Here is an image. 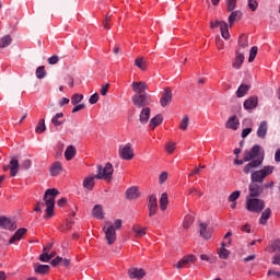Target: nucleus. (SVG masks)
<instances>
[{
  "label": "nucleus",
  "mask_w": 280,
  "mask_h": 280,
  "mask_svg": "<svg viewBox=\"0 0 280 280\" xmlns=\"http://www.w3.org/2000/svg\"><path fill=\"white\" fill-rule=\"evenodd\" d=\"M264 151L259 144L244 151V161L247 163L243 168L244 174H253L257 167H260L264 163Z\"/></svg>",
  "instance_id": "1"
},
{
  "label": "nucleus",
  "mask_w": 280,
  "mask_h": 280,
  "mask_svg": "<svg viewBox=\"0 0 280 280\" xmlns=\"http://www.w3.org/2000/svg\"><path fill=\"white\" fill-rule=\"evenodd\" d=\"M97 172L98 173L96 175H91L84 178L83 187L84 189H88V191H93V187H95V178L110 183V180H113V172H115V170L113 168V164L106 163L104 167H102V165L97 166Z\"/></svg>",
  "instance_id": "2"
},
{
  "label": "nucleus",
  "mask_w": 280,
  "mask_h": 280,
  "mask_svg": "<svg viewBox=\"0 0 280 280\" xmlns=\"http://www.w3.org/2000/svg\"><path fill=\"white\" fill-rule=\"evenodd\" d=\"M60 191L56 188H49L45 191L44 195V202L46 205V220H49V218H54V209L56 207V196H58Z\"/></svg>",
  "instance_id": "3"
},
{
  "label": "nucleus",
  "mask_w": 280,
  "mask_h": 280,
  "mask_svg": "<svg viewBox=\"0 0 280 280\" xmlns=\"http://www.w3.org/2000/svg\"><path fill=\"white\" fill-rule=\"evenodd\" d=\"M275 172V166H264V168L259 171H255L252 173L250 178L252 183H264L265 178L270 176Z\"/></svg>",
  "instance_id": "4"
},
{
  "label": "nucleus",
  "mask_w": 280,
  "mask_h": 280,
  "mask_svg": "<svg viewBox=\"0 0 280 280\" xmlns=\"http://www.w3.org/2000/svg\"><path fill=\"white\" fill-rule=\"evenodd\" d=\"M266 203L261 199L253 198L246 200V209L252 211V213H261Z\"/></svg>",
  "instance_id": "5"
},
{
  "label": "nucleus",
  "mask_w": 280,
  "mask_h": 280,
  "mask_svg": "<svg viewBox=\"0 0 280 280\" xmlns=\"http://www.w3.org/2000/svg\"><path fill=\"white\" fill-rule=\"evenodd\" d=\"M131 102L137 108H143L150 106V95L148 94H135L131 97Z\"/></svg>",
  "instance_id": "6"
},
{
  "label": "nucleus",
  "mask_w": 280,
  "mask_h": 280,
  "mask_svg": "<svg viewBox=\"0 0 280 280\" xmlns=\"http://www.w3.org/2000/svg\"><path fill=\"white\" fill-rule=\"evenodd\" d=\"M119 156L124 161H132L135 159V151L132 150V144L127 143L126 145L119 147Z\"/></svg>",
  "instance_id": "7"
},
{
  "label": "nucleus",
  "mask_w": 280,
  "mask_h": 280,
  "mask_svg": "<svg viewBox=\"0 0 280 280\" xmlns=\"http://www.w3.org/2000/svg\"><path fill=\"white\" fill-rule=\"evenodd\" d=\"M103 231L105 233V240L109 246H113L115 242H117V232L115 231V226H104Z\"/></svg>",
  "instance_id": "8"
},
{
  "label": "nucleus",
  "mask_w": 280,
  "mask_h": 280,
  "mask_svg": "<svg viewBox=\"0 0 280 280\" xmlns=\"http://www.w3.org/2000/svg\"><path fill=\"white\" fill-rule=\"evenodd\" d=\"M191 264H196V257L191 254L184 256L177 264H175V268L180 270L183 268H189Z\"/></svg>",
  "instance_id": "9"
},
{
  "label": "nucleus",
  "mask_w": 280,
  "mask_h": 280,
  "mask_svg": "<svg viewBox=\"0 0 280 280\" xmlns=\"http://www.w3.org/2000/svg\"><path fill=\"white\" fill-rule=\"evenodd\" d=\"M0 226L5 231H16V222L5 215H0Z\"/></svg>",
  "instance_id": "10"
},
{
  "label": "nucleus",
  "mask_w": 280,
  "mask_h": 280,
  "mask_svg": "<svg viewBox=\"0 0 280 280\" xmlns=\"http://www.w3.org/2000/svg\"><path fill=\"white\" fill-rule=\"evenodd\" d=\"M148 209H149L150 218L156 215V213L159 211V203L156 201V195L149 196Z\"/></svg>",
  "instance_id": "11"
},
{
  "label": "nucleus",
  "mask_w": 280,
  "mask_h": 280,
  "mask_svg": "<svg viewBox=\"0 0 280 280\" xmlns=\"http://www.w3.org/2000/svg\"><path fill=\"white\" fill-rule=\"evenodd\" d=\"M215 27H220L221 36L224 40H229L231 38V33H229V24L224 21H215Z\"/></svg>",
  "instance_id": "12"
},
{
  "label": "nucleus",
  "mask_w": 280,
  "mask_h": 280,
  "mask_svg": "<svg viewBox=\"0 0 280 280\" xmlns=\"http://www.w3.org/2000/svg\"><path fill=\"white\" fill-rule=\"evenodd\" d=\"M128 277L131 279L141 280L145 277V269L131 267L128 269Z\"/></svg>",
  "instance_id": "13"
},
{
  "label": "nucleus",
  "mask_w": 280,
  "mask_h": 280,
  "mask_svg": "<svg viewBox=\"0 0 280 280\" xmlns=\"http://www.w3.org/2000/svg\"><path fill=\"white\" fill-rule=\"evenodd\" d=\"M160 104L163 108H165V106H168V104H172V89L166 88L163 91Z\"/></svg>",
  "instance_id": "14"
},
{
  "label": "nucleus",
  "mask_w": 280,
  "mask_h": 280,
  "mask_svg": "<svg viewBox=\"0 0 280 280\" xmlns=\"http://www.w3.org/2000/svg\"><path fill=\"white\" fill-rule=\"evenodd\" d=\"M131 88L133 93H137V95H143L145 91H148V84L143 81L140 82H132Z\"/></svg>",
  "instance_id": "15"
},
{
  "label": "nucleus",
  "mask_w": 280,
  "mask_h": 280,
  "mask_svg": "<svg viewBox=\"0 0 280 280\" xmlns=\"http://www.w3.org/2000/svg\"><path fill=\"white\" fill-rule=\"evenodd\" d=\"M264 194V187L259 186L258 184H249V197L250 198H259Z\"/></svg>",
  "instance_id": "16"
},
{
  "label": "nucleus",
  "mask_w": 280,
  "mask_h": 280,
  "mask_svg": "<svg viewBox=\"0 0 280 280\" xmlns=\"http://www.w3.org/2000/svg\"><path fill=\"white\" fill-rule=\"evenodd\" d=\"M10 174L12 177L16 176L19 174V168L21 167V164L19 163V158L12 156L10 162Z\"/></svg>",
  "instance_id": "17"
},
{
  "label": "nucleus",
  "mask_w": 280,
  "mask_h": 280,
  "mask_svg": "<svg viewBox=\"0 0 280 280\" xmlns=\"http://www.w3.org/2000/svg\"><path fill=\"white\" fill-rule=\"evenodd\" d=\"M259 100L257 96H250L247 100L244 101L243 106L245 110H253L256 106H258Z\"/></svg>",
  "instance_id": "18"
},
{
  "label": "nucleus",
  "mask_w": 280,
  "mask_h": 280,
  "mask_svg": "<svg viewBox=\"0 0 280 280\" xmlns=\"http://www.w3.org/2000/svg\"><path fill=\"white\" fill-rule=\"evenodd\" d=\"M236 56L234 58V61L232 62L233 69H236L237 71L242 69V65H244V52H241L240 50L235 51Z\"/></svg>",
  "instance_id": "19"
},
{
  "label": "nucleus",
  "mask_w": 280,
  "mask_h": 280,
  "mask_svg": "<svg viewBox=\"0 0 280 280\" xmlns=\"http://www.w3.org/2000/svg\"><path fill=\"white\" fill-rule=\"evenodd\" d=\"M225 128L230 130H237L240 128V119H237V116L230 117L225 122Z\"/></svg>",
  "instance_id": "20"
},
{
  "label": "nucleus",
  "mask_w": 280,
  "mask_h": 280,
  "mask_svg": "<svg viewBox=\"0 0 280 280\" xmlns=\"http://www.w3.org/2000/svg\"><path fill=\"white\" fill-rule=\"evenodd\" d=\"M266 135H268V122L264 120L259 124L257 129V137L259 139H266Z\"/></svg>",
  "instance_id": "21"
},
{
  "label": "nucleus",
  "mask_w": 280,
  "mask_h": 280,
  "mask_svg": "<svg viewBox=\"0 0 280 280\" xmlns=\"http://www.w3.org/2000/svg\"><path fill=\"white\" fill-rule=\"evenodd\" d=\"M27 233V229L21 228L19 229L14 235L10 238L9 244H14V242H20V240H23V235Z\"/></svg>",
  "instance_id": "22"
},
{
  "label": "nucleus",
  "mask_w": 280,
  "mask_h": 280,
  "mask_svg": "<svg viewBox=\"0 0 280 280\" xmlns=\"http://www.w3.org/2000/svg\"><path fill=\"white\" fill-rule=\"evenodd\" d=\"M231 12L232 13L228 18V21L230 23V27H233V24L235 23V21H241L242 16H244V14L240 10L231 11Z\"/></svg>",
  "instance_id": "23"
},
{
  "label": "nucleus",
  "mask_w": 280,
  "mask_h": 280,
  "mask_svg": "<svg viewBox=\"0 0 280 280\" xmlns=\"http://www.w3.org/2000/svg\"><path fill=\"white\" fill-rule=\"evenodd\" d=\"M126 198L128 200H137V198H139V188L137 186L128 188L126 191Z\"/></svg>",
  "instance_id": "24"
},
{
  "label": "nucleus",
  "mask_w": 280,
  "mask_h": 280,
  "mask_svg": "<svg viewBox=\"0 0 280 280\" xmlns=\"http://www.w3.org/2000/svg\"><path fill=\"white\" fill-rule=\"evenodd\" d=\"M150 113H151L150 107H144L141 110L140 118H139L140 124L144 125V124H148V121H150Z\"/></svg>",
  "instance_id": "25"
},
{
  "label": "nucleus",
  "mask_w": 280,
  "mask_h": 280,
  "mask_svg": "<svg viewBox=\"0 0 280 280\" xmlns=\"http://www.w3.org/2000/svg\"><path fill=\"white\" fill-rule=\"evenodd\" d=\"M249 91H250V85L243 83L238 86L236 91V97H245Z\"/></svg>",
  "instance_id": "26"
},
{
  "label": "nucleus",
  "mask_w": 280,
  "mask_h": 280,
  "mask_svg": "<svg viewBox=\"0 0 280 280\" xmlns=\"http://www.w3.org/2000/svg\"><path fill=\"white\" fill-rule=\"evenodd\" d=\"M135 67H138L140 71H145L148 69V61H145V58L138 57L133 61Z\"/></svg>",
  "instance_id": "27"
},
{
  "label": "nucleus",
  "mask_w": 280,
  "mask_h": 280,
  "mask_svg": "<svg viewBox=\"0 0 280 280\" xmlns=\"http://www.w3.org/2000/svg\"><path fill=\"white\" fill-rule=\"evenodd\" d=\"M92 215L96 218V220H104V210L102 209L101 205L94 206Z\"/></svg>",
  "instance_id": "28"
},
{
  "label": "nucleus",
  "mask_w": 280,
  "mask_h": 280,
  "mask_svg": "<svg viewBox=\"0 0 280 280\" xmlns=\"http://www.w3.org/2000/svg\"><path fill=\"white\" fill-rule=\"evenodd\" d=\"M200 235L203 240H211V230L207 229V223H200Z\"/></svg>",
  "instance_id": "29"
},
{
  "label": "nucleus",
  "mask_w": 280,
  "mask_h": 280,
  "mask_svg": "<svg viewBox=\"0 0 280 280\" xmlns=\"http://www.w3.org/2000/svg\"><path fill=\"white\" fill-rule=\"evenodd\" d=\"M161 124H163V115L158 114L150 120V128L154 130V128H156V126H161Z\"/></svg>",
  "instance_id": "30"
},
{
  "label": "nucleus",
  "mask_w": 280,
  "mask_h": 280,
  "mask_svg": "<svg viewBox=\"0 0 280 280\" xmlns=\"http://www.w3.org/2000/svg\"><path fill=\"white\" fill-rule=\"evenodd\" d=\"M270 215H272V211L270 208H267L262 213L259 219V224L266 225L268 220H270Z\"/></svg>",
  "instance_id": "31"
},
{
  "label": "nucleus",
  "mask_w": 280,
  "mask_h": 280,
  "mask_svg": "<svg viewBox=\"0 0 280 280\" xmlns=\"http://www.w3.org/2000/svg\"><path fill=\"white\" fill-rule=\"evenodd\" d=\"M77 150L75 147L69 145L65 151V158L67 161H71L75 156Z\"/></svg>",
  "instance_id": "32"
},
{
  "label": "nucleus",
  "mask_w": 280,
  "mask_h": 280,
  "mask_svg": "<svg viewBox=\"0 0 280 280\" xmlns=\"http://www.w3.org/2000/svg\"><path fill=\"white\" fill-rule=\"evenodd\" d=\"M167 205H170V199L167 198V192H163L160 198L161 211H165V209H167Z\"/></svg>",
  "instance_id": "33"
},
{
  "label": "nucleus",
  "mask_w": 280,
  "mask_h": 280,
  "mask_svg": "<svg viewBox=\"0 0 280 280\" xmlns=\"http://www.w3.org/2000/svg\"><path fill=\"white\" fill-rule=\"evenodd\" d=\"M62 117H65L63 113H57L55 117L51 118L52 126L55 127L62 126V124H65V120H60L62 119Z\"/></svg>",
  "instance_id": "34"
},
{
  "label": "nucleus",
  "mask_w": 280,
  "mask_h": 280,
  "mask_svg": "<svg viewBox=\"0 0 280 280\" xmlns=\"http://www.w3.org/2000/svg\"><path fill=\"white\" fill-rule=\"evenodd\" d=\"M34 270L36 275H48L50 267L49 265H37Z\"/></svg>",
  "instance_id": "35"
},
{
  "label": "nucleus",
  "mask_w": 280,
  "mask_h": 280,
  "mask_svg": "<svg viewBox=\"0 0 280 280\" xmlns=\"http://www.w3.org/2000/svg\"><path fill=\"white\" fill-rule=\"evenodd\" d=\"M62 172V164L60 162H55L50 167V174L52 176H58Z\"/></svg>",
  "instance_id": "36"
},
{
  "label": "nucleus",
  "mask_w": 280,
  "mask_h": 280,
  "mask_svg": "<svg viewBox=\"0 0 280 280\" xmlns=\"http://www.w3.org/2000/svg\"><path fill=\"white\" fill-rule=\"evenodd\" d=\"M248 47V37L246 35H241L238 38V51L240 49H246Z\"/></svg>",
  "instance_id": "37"
},
{
  "label": "nucleus",
  "mask_w": 280,
  "mask_h": 280,
  "mask_svg": "<svg viewBox=\"0 0 280 280\" xmlns=\"http://www.w3.org/2000/svg\"><path fill=\"white\" fill-rule=\"evenodd\" d=\"M45 130H47V126H45V118H42L35 127V132H37V135H42Z\"/></svg>",
  "instance_id": "38"
},
{
  "label": "nucleus",
  "mask_w": 280,
  "mask_h": 280,
  "mask_svg": "<svg viewBox=\"0 0 280 280\" xmlns=\"http://www.w3.org/2000/svg\"><path fill=\"white\" fill-rule=\"evenodd\" d=\"M11 44H12V36L7 35L2 37L0 40V49H4V47H8Z\"/></svg>",
  "instance_id": "39"
},
{
  "label": "nucleus",
  "mask_w": 280,
  "mask_h": 280,
  "mask_svg": "<svg viewBox=\"0 0 280 280\" xmlns=\"http://www.w3.org/2000/svg\"><path fill=\"white\" fill-rule=\"evenodd\" d=\"M35 73L38 80H43V78H46L47 71H45V66L38 67Z\"/></svg>",
  "instance_id": "40"
},
{
  "label": "nucleus",
  "mask_w": 280,
  "mask_h": 280,
  "mask_svg": "<svg viewBox=\"0 0 280 280\" xmlns=\"http://www.w3.org/2000/svg\"><path fill=\"white\" fill-rule=\"evenodd\" d=\"M226 10L233 12L237 8V0H225Z\"/></svg>",
  "instance_id": "41"
},
{
  "label": "nucleus",
  "mask_w": 280,
  "mask_h": 280,
  "mask_svg": "<svg viewBox=\"0 0 280 280\" xmlns=\"http://www.w3.org/2000/svg\"><path fill=\"white\" fill-rule=\"evenodd\" d=\"M189 128V116H183V119L179 124V130H187Z\"/></svg>",
  "instance_id": "42"
},
{
  "label": "nucleus",
  "mask_w": 280,
  "mask_h": 280,
  "mask_svg": "<svg viewBox=\"0 0 280 280\" xmlns=\"http://www.w3.org/2000/svg\"><path fill=\"white\" fill-rule=\"evenodd\" d=\"M84 100V95L82 94H73L71 97V104L72 106H77V104H80Z\"/></svg>",
  "instance_id": "43"
},
{
  "label": "nucleus",
  "mask_w": 280,
  "mask_h": 280,
  "mask_svg": "<svg viewBox=\"0 0 280 280\" xmlns=\"http://www.w3.org/2000/svg\"><path fill=\"white\" fill-rule=\"evenodd\" d=\"M191 224H194V217L190 214H187L184 219L183 226H184V229H189V226H191Z\"/></svg>",
  "instance_id": "44"
},
{
  "label": "nucleus",
  "mask_w": 280,
  "mask_h": 280,
  "mask_svg": "<svg viewBox=\"0 0 280 280\" xmlns=\"http://www.w3.org/2000/svg\"><path fill=\"white\" fill-rule=\"evenodd\" d=\"M132 231L138 237H143V235H145V228L140 229L139 225H133Z\"/></svg>",
  "instance_id": "45"
},
{
  "label": "nucleus",
  "mask_w": 280,
  "mask_h": 280,
  "mask_svg": "<svg viewBox=\"0 0 280 280\" xmlns=\"http://www.w3.org/2000/svg\"><path fill=\"white\" fill-rule=\"evenodd\" d=\"M259 50V48H257V46H253L249 50V58H248V62H253L255 60V58H257V51Z\"/></svg>",
  "instance_id": "46"
},
{
  "label": "nucleus",
  "mask_w": 280,
  "mask_h": 280,
  "mask_svg": "<svg viewBox=\"0 0 280 280\" xmlns=\"http://www.w3.org/2000/svg\"><path fill=\"white\" fill-rule=\"evenodd\" d=\"M240 196H242V191L235 190V191H233V192L229 196L228 200H229V202H236V200L240 198Z\"/></svg>",
  "instance_id": "47"
},
{
  "label": "nucleus",
  "mask_w": 280,
  "mask_h": 280,
  "mask_svg": "<svg viewBox=\"0 0 280 280\" xmlns=\"http://www.w3.org/2000/svg\"><path fill=\"white\" fill-rule=\"evenodd\" d=\"M229 255H231V252L226 248H221L219 250V257L220 259H229Z\"/></svg>",
  "instance_id": "48"
},
{
  "label": "nucleus",
  "mask_w": 280,
  "mask_h": 280,
  "mask_svg": "<svg viewBox=\"0 0 280 280\" xmlns=\"http://www.w3.org/2000/svg\"><path fill=\"white\" fill-rule=\"evenodd\" d=\"M259 7V3L256 0H248V8L252 10V12H255L257 8Z\"/></svg>",
  "instance_id": "49"
},
{
  "label": "nucleus",
  "mask_w": 280,
  "mask_h": 280,
  "mask_svg": "<svg viewBox=\"0 0 280 280\" xmlns=\"http://www.w3.org/2000/svg\"><path fill=\"white\" fill-rule=\"evenodd\" d=\"M39 261H43L44 264H47L50 260V257H49V253L47 252H44L40 256H39Z\"/></svg>",
  "instance_id": "50"
},
{
  "label": "nucleus",
  "mask_w": 280,
  "mask_h": 280,
  "mask_svg": "<svg viewBox=\"0 0 280 280\" xmlns=\"http://www.w3.org/2000/svg\"><path fill=\"white\" fill-rule=\"evenodd\" d=\"M165 148H166V152L168 154H172L176 150V143L168 142Z\"/></svg>",
  "instance_id": "51"
},
{
  "label": "nucleus",
  "mask_w": 280,
  "mask_h": 280,
  "mask_svg": "<svg viewBox=\"0 0 280 280\" xmlns=\"http://www.w3.org/2000/svg\"><path fill=\"white\" fill-rule=\"evenodd\" d=\"M20 167L22 170H30V167H32V161L31 160L22 161V163L20 164Z\"/></svg>",
  "instance_id": "52"
},
{
  "label": "nucleus",
  "mask_w": 280,
  "mask_h": 280,
  "mask_svg": "<svg viewBox=\"0 0 280 280\" xmlns=\"http://www.w3.org/2000/svg\"><path fill=\"white\" fill-rule=\"evenodd\" d=\"M90 104H97V102H100V94L98 93H94L90 96L89 98Z\"/></svg>",
  "instance_id": "53"
},
{
  "label": "nucleus",
  "mask_w": 280,
  "mask_h": 280,
  "mask_svg": "<svg viewBox=\"0 0 280 280\" xmlns=\"http://www.w3.org/2000/svg\"><path fill=\"white\" fill-rule=\"evenodd\" d=\"M108 89H110V83H105L101 88V95L106 96L108 94Z\"/></svg>",
  "instance_id": "54"
},
{
  "label": "nucleus",
  "mask_w": 280,
  "mask_h": 280,
  "mask_svg": "<svg viewBox=\"0 0 280 280\" xmlns=\"http://www.w3.org/2000/svg\"><path fill=\"white\" fill-rule=\"evenodd\" d=\"M46 205L45 202L38 201L34 208V211L40 213L43 209H45Z\"/></svg>",
  "instance_id": "55"
},
{
  "label": "nucleus",
  "mask_w": 280,
  "mask_h": 280,
  "mask_svg": "<svg viewBox=\"0 0 280 280\" xmlns=\"http://www.w3.org/2000/svg\"><path fill=\"white\" fill-rule=\"evenodd\" d=\"M277 250H280V240H277L271 245V253H277Z\"/></svg>",
  "instance_id": "56"
},
{
  "label": "nucleus",
  "mask_w": 280,
  "mask_h": 280,
  "mask_svg": "<svg viewBox=\"0 0 280 280\" xmlns=\"http://www.w3.org/2000/svg\"><path fill=\"white\" fill-rule=\"evenodd\" d=\"M215 45H217L218 49H224V42L222 40V38L220 36L215 37Z\"/></svg>",
  "instance_id": "57"
},
{
  "label": "nucleus",
  "mask_w": 280,
  "mask_h": 280,
  "mask_svg": "<svg viewBox=\"0 0 280 280\" xmlns=\"http://www.w3.org/2000/svg\"><path fill=\"white\" fill-rule=\"evenodd\" d=\"M85 104L84 103H82V104H77V105H74V107L72 108V113H80V110H84V108H85Z\"/></svg>",
  "instance_id": "58"
},
{
  "label": "nucleus",
  "mask_w": 280,
  "mask_h": 280,
  "mask_svg": "<svg viewBox=\"0 0 280 280\" xmlns=\"http://www.w3.org/2000/svg\"><path fill=\"white\" fill-rule=\"evenodd\" d=\"M61 261H62V257L57 256L56 258H54V259L50 261V265L52 266V268H56V266H58L59 264H61Z\"/></svg>",
  "instance_id": "59"
},
{
  "label": "nucleus",
  "mask_w": 280,
  "mask_h": 280,
  "mask_svg": "<svg viewBox=\"0 0 280 280\" xmlns=\"http://www.w3.org/2000/svg\"><path fill=\"white\" fill-rule=\"evenodd\" d=\"M59 60H60V58H58L57 55H52L51 57L48 58V63H50V65H58Z\"/></svg>",
  "instance_id": "60"
},
{
  "label": "nucleus",
  "mask_w": 280,
  "mask_h": 280,
  "mask_svg": "<svg viewBox=\"0 0 280 280\" xmlns=\"http://www.w3.org/2000/svg\"><path fill=\"white\" fill-rule=\"evenodd\" d=\"M114 229H115V231H119V229H121V226H122V221H121V219H116L115 221H114Z\"/></svg>",
  "instance_id": "61"
},
{
  "label": "nucleus",
  "mask_w": 280,
  "mask_h": 280,
  "mask_svg": "<svg viewBox=\"0 0 280 280\" xmlns=\"http://www.w3.org/2000/svg\"><path fill=\"white\" fill-rule=\"evenodd\" d=\"M159 180H160V185H163V183H165V180H167V172H162L159 177Z\"/></svg>",
  "instance_id": "62"
},
{
  "label": "nucleus",
  "mask_w": 280,
  "mask_h": 280,
  "mask_svg": "<svg viewBox=\"0 0 280 280\" xmlns=\"http://www.w3.org/2000/svg\"><path fill=\"white\" fill-rule=\"evenodd\" d=\"M250 132H253V128H245L242 131V138L246 139V137H248V135H250Z\"/></svg>",
  "instance_id": "63"
},
{
  "label": "nucleus",
  "mask_w": 280,
  "mask_h": 280,
  "mask_svg": "<svg viewBox=\"0 0 280 280\" xmlns=\"http://www.w3.org/2000/svg\"><path fill=\"white\" fill-rule=\"evenodd\" d=\"M103 26H104V30H110V19L109 18H105V20L103 21Z\"/></svg>",
  "instance_id": "64"
}]
</instances>
